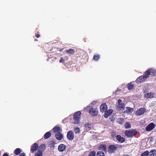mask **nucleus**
Wrapping results in <instances>:
<instances>
[{
  "mask_svg": "<svg viewBox=\"0 0 156 156\" xmlns=\"http://www.w3.org/2000/svg\"><path fill=\"white\" fill-rule=\"evenodd\" d=\"M84 110L85 111L89 112L90 114L93 116L96 115L98 113L97 109L93 107L90 105L87 106L84 108Z\"/></svg>",
  "mask_w": 156,
  "mask_h": 156,
  "instance_id": "nucleus-1",
  "label": "nucleus"
},
{
  "mask_svg": "<svg viewBox=\"0 0 156 156\" xmlns=\"http://www.w3.org/2000/svg\"><path fill=\"white\" fill-rule=\"evenodd\" d=\"M136 133V131L134 129L126 130L125 134L126 136L129 137H132L134 136Z\"/></svg>",
  "mask_w": 156,
  "mask_h": 156,
  "instance_id": "nucleus-2",
  "label": "nucleus"
},
{
  "mask_svg": "<svg viewBox=\"0 0 156 156\" xmlns=\"http://www.w3.org/2000/svg\"><path fill=\"white\" fill-rule=\"evenodd\" d=\"M81 112L78 111L75 112L73 115V118L75 120L74 123L75 124H78L79 123V120L80 117Z\"/></svg>",
  "mask_w": 156,
  "mask_h": 156,
  "instance_id": "nucleus-3",
  "label": "nucleus"
},
{
  "mask_svg": "<svg viewBox=\"0 0 156 156\" xmlns=\"http://www.w3.org/2000/svg\"><path fill=\"white\" fill-rule=\"evenodd\" d=\"M148 75L145 72L144 75L140 76L137 79L136 82L137 83L144 82L148 78Z\"/></svg>",
  "mask_w": 156,
  "mask_h": 156,
  "instance_id": "nucleus-4",
  "label": "nucleus"
},
{
  "mask_svg": "<svg viewBox=\"0 0 156 156\" xmlns=\"http://www.w3.org/2000/svg\"><path fill=\"white\" fill-rule=\"evenodd\" d=\"M148 75V77L150 75H156V69H150L145 72Z\"/></svg>",
  "mask_w": 156,
  "mask_h": 156,
  "instance_id": "nucleus-5",
  "label": "nucleus"
},
{
  "mask_svg": "<svg viewBox=\"0 0 156 156\" xmlns=\"http://www.w3.org/2000/svg\"><path fill=\"white\" fill-rule=\"evenodd\" d=\"M117 149V147L115 145H112L109 146L108 151L110 153H114Z\"/></svg>",
  "mask_w": 156,
  "mask_h": 156,
  "instance_id": "nucleus-6",
  "label": "nucleus"
},
{
  "mask_svg": "<svg viewBox=\"0 0 156 156\" xmlns=\"http://www.w3.org/2000/svg\"><path fill=\"white\" fill-rule=\"evenodd\" d=\"M155 127V124L152 122L149 124L146 127V130L147 131H150Z\"/></svg>",
  "mask_w": 156,
  "mask_h": 156,
  "instance_id": "nucleus-7",
  "label": "nucleus"
},
{
  "mask_svg": "<svg viewBox=\"0 0 156 156\" xmlns=\"http://www.w3.org/2000/svg\"><path fill=\"white\" fill-rule=\"evenodd\" d=\"M145 112V109L143 108H140L137 110L136 112V115L140 116L143 115Z\"/></svg>",
  "mask_w": 156,
  "mask_h": 156,
  "instance_id": "nucleus-8",
  "label": "nucleus"
},
{
  "mask_svg": "<svg viewBox=\"0 0 156 156\" xmlns=\"http://www.w3.org/2000/svg\"><path fill=\"white\" fill-rule=\"evenodd\" d=\"M67 138L70 140H72L73 139L74 134L73 132L70 130L67 133Z\"/></svg>",
  "mask_w": 156,
  "mask_h": 156,
  "instance_id": "nucleus-9",
  "label": "nucleus"
},
{
  "mask_svg": "<svg viewBox=\"0 0 156 156\" xmlns=\"http://www.w3.org/2000/svg\"><path fill=\"white\" fill-rule=\"evenodd\" d=\"M38 144L37 143L34 144L31 146V151L32 153L34 152L38 149Z\"/></svg>",
  "mask_w": 156,
  "mask_h": 156,
  "instance_id": "nucleus-10",
  "label": "nucleus"
},
{
  "mask_svg": "<svg viewBox=\"0 0 156 156\" xmlns=\"http://www.w3.org/2000/svg\"><path fill=\"white\" fill-rule=\"evenodd\" d=\"M155 97V94L152 92L147 93L144 95V97L146 98H152Z\"/></svg>",
  "mask_w": 156,
  "mask_h": 156,
  "instance_id": "nucleus-11",
  "label": "nucleus"
},
{
  "mask_svg": "<svg viewBox=\"0 0 156 156\" xmlns=\"http://www.w3.org/2000/svg\"><path fill=\"white\" fill-rule=\"evenodd\" d=\"M100 111L102 112H105L107 110V106L105 104H103L100 106Z\"/></svg>",
  "mask_w": 156,
  "mask_h": 156,
  "instance_id": "nucleus-12",
  "label": "nucleus"
},
{
  "mask_svg": "<svg viewBox=\"0 0 156 156\" xmlns=\"http://www.w3.org/2000/svg\"><path fill=\"white\" fill-rule=\"evenodd\" d=\"M124 104H117L116 106V109L117 110L122 111L125 109Z\"/></svg>",
  "mask_w": 156,
  "mask_h": 156,
  "instance_id": "nucleus-13",
  "label": "nucleus"
},
{
  "mask_svg": "<svg viewBox=\"0 0 156 156\" xmlns=\"http://www.w3.org/2000/svg\"><path fill=\"white\" fill-rule=\"evenodd\" d=\"M66 146L64 144H61L58 147V150L60 152H62L66 149Z\"/></svg>",
  "mask_w": 156,
  "mask_h": 156,
  "instance_id": "nucleus-14",
  "label": "nucleus"
},
{
  "mask_svg": "<svg viewBox=\"0 0 156 156\" xmlns=\"http://www.w3.org/2000/svg\"><path fill=\"white\" fill-rule=\"evenodd\" d=\"M113 112V110L112 109H109L105 113L104 115V117L105 118H107L109 115L112 114Z\"/></svg>",
  "mask_w": 156,
  "mask_h": 156,
  "instance_id": "nucleus-15",
  "label": "nucleus"
},
{
  "mask_svg": "<svg viewBox=\"0 0 156 156\" xmlns=\"http://www.w3.org/2000/svg\"><path fill=\"white\" fill-rule=\"evenodd\" d=\"M116 138L118 141L121 143H123L125 141V138L119 135H117Z\"/></svg>",
  "mask_w": 156,
  "mask_h": 156,
  "instance_id": "nucleus-16",
  "label": "nucleus"
},
{
  "mask_svg": "<svg viewBox=\"0 0 156 156\" xmlns=\"http://www.w3.org/2000/svg\"><path fill=\"white\" fill-rule=\"evenodd\" d=\"M53 131L55 133H58L61 132V129L59 126H55L54 127L53 129Z\"/></svg>",
  "mask_w": 156,
  "mask_h": 156,
  "instance_id": "nucleus-17",
  "label": "nucleus"
},
{
  "mask_svg": "<svg viewBox=\"0 0 156 156\" xmlns=\"http://www.w3.org/2000/svg\"><path fill=\"white\" fill-rule=\"evenodd\" d=\"M98 149L106 151V145L104 144H101L98 147Z\"/></svg>",
  "mask_w": 156,
  "mask_h": 156,
  "instance_id": "nucleus-18",
  "label": "nucleus"
},
{
  "mask_svg": "<svg viewBox=\"0 0 156 156\" xmlns=\"http://www.w3.org/2000/svg\"><path fill=\"white\" fill-rule=\"evenodd\" d=\"M55 136L56 138L58 140H61L63 137L62 134L60 132L57 133Z\"/></svg>",
  "mask_w": 156,
  "mask_h": 156,
  "instance_id": "nucleus-19",
  "label": "nucleus"
},
{
  "mask_svg": "<svg viewBox=\"0 0 156 156\" xmlns=\"http://www.w3.org/2000/svg\"><path fill=\"white\" fill-rule=\"evenodd\" d=\"M126 110L124 111V113H132L133 110V108L130 107H126Z\"/></svg>",
  "mask_w": 156,
  "mask_h": 156,
  "instance_id": "nucleus-20",
  "label": "nucleus"
},
{
  "mask_svg": "<svg viewBox=\"0 0 156 156\" xmlns=\"http://www.w3.org/2000/svg\"><path fill=\"white\" fill-rule=\"evenodd\" d=\"M46 148V146L45 144H42L41 145L38 147V150L43 152Z\"/></svg>",
  "mask_w": 156,
  "mask_h": 156,
  "instance_id": "nucleus-21",
  "label": "nucleus"
},
{
  "mask_svg": "<svg viewBox=\"0 0 156 156\" xmlns=\"http://www.w3.org/2000/svg\"><path fill=\"white\" fill-rule=\"evenodd\" d=\"M149 156H156V150H153L149 152Z\"/></svg>",
  "mask_w": 156,
  "mask_h": 156,
  "instance_id": "nucleus-22",
  "label": "nucleus"
},
{
  "mask_svg": "<svg viewBox=\"0 0 156 156\" xmlns=\"http://www.w3.org/2000/svg\"><path fill=\"white\" fill-rule=\"evenodd\" d=\"M21 152V149L20 148L16 149L14 151V154L16 155H19Z\"/></svg>",
  "mask_w": 156,
  "mask_h": 156,
  "instance_id": "nucleus-23",
  "label": "nucleus"
},
{
  "mask_svg": "<svg viewBox=\"0 0 156 156\" xmlns=\"http://www.w3.org/2000/svg\"><path fill=\"white\" fill-rule=\"evenodd\" d=\"M51 135V134L50 132H48L46 133L44 135V138L45 139H48L50 137Z\"/></svg>",
  "mask_w": 156,
  "mask_h": 156,
  "instance_id": "nucleus-24",
  "label": "nucleus"
},
{
  "mask_svg": "<svg viewBox=\"0 0 156 156\" xmlns=\"http://www.w3.org/2000/svg\"><path fill=\"white\" fill-rule=\"evenodd\" d=\"M133 82H131L128 84L127 88L129 90H131L133 88Z\"/></svg>",
  "mask_w": 156,
  "mask_h": 156,
  "instance_id": "nucleus-25",
  "label": "nucleus"
},
{
  "mask_svg": "<svg viewBox=\"0 0 156 156\" xmlns=\"http://www.w3.org/2000/svg\"><path fill=\"white\" fill-rule=\"evenodd\" d=\"M43 152L38 150L37 152L35 154V156H42Z\"/></svg>",
  "mask_w": 156,
  "mask_h": 156,
  "instance_id": "nucleus-26",
  "label": "nucleus"
},
{
  "mask_svg": "<svg viewBox=\"0 0 156 156\" xmlns=\"http://www.w3.org/2000/svg\"><path fill=\"white\" fill-rule=\"evenodd\" d=\"M97 156H105L104 153L101 151H98L97 153Z\"/></svg>",
  "mask_w": 156,
  "mask_h": 156,
  "instance_id": "nucleus-27",
  "label": "nucleus"
},
{
  "mask_svg": "<svg viewBox=\"0 0 156 156\" xmlns=\"http://www.w3.org/2000/svg\"><path fill=\"white\" fill-rule=\"evenodd\" d=\"M117 121L120 124H122L124 122V119L122 118H119L117 119Z\"/></svg>",
  "mask_w": 156,
  "mask_h": 156,
  "instance_id": "nucleus-28",
  "label": "nucleus"
},
{
  "mask_svg": "<svg viewBox=\"0 0 156 156\" xmlns=\"http://www.w3.org/2000/svg\"><path fill=\"white\" fill-rule=\"evenodd\" d=\"M149 154V151H146L141 154V156H148Z\"/></svg>",
  "mask_w": 156,
  "mask_h": 156,
  "instance_id": "nucleus-29",
  "label": "nucleus"
},
{
  "mask_svg": "<svg viewBox=\"0 0 156 156\" xmlns=\"http://www.w3.org/2000/svg\"><path fill=\"white\" fill-rule=\"evenodd\" d=\"M74 131L75 134H79L80 132V129L78 127H76L74 128Z\"/></svg>",
  "mask_w": 156,
  "mask_h": 156,
  "instance_id": "nucleus-30",
  "label": "nucleus"
},
{
  "mask_svg": "<svg viewBox=\"0 0 156 156\" xmlns=\"http://www.w3.org/2000/svg\"><path fill=\"white\" fill-rule=\"evenodd\" d=\"M85 127L87 130H89L91 128V124L90 123H87L85 124Z\"/></svg>",
  "mask_w": 156,
  "mask_h": 156,
  "instance_id": "nucleus-31",
  "label": "nucleus"
},
{
  "mask_svg": "<svg viewBox=\"0 0 156 156\" xmlns=\"http://www.w3.org/2000/svg\"><path fill=\"white\" fill-rule=\"evenodd\" d=\"M125 126L126 129H128L131 127V125L129 122H126L125 123Z\"/></svg>",
  "mask_w": 156,
  "mask_h": 156,
  "instance_id": "nucleus-32",
  "label": "nucleus"
},
{
  "mask_svg": "<svg viewBox=\"0 0 156 156\" xmlns=\"http://www.w3.org/2000/svg\"><path fill=\"white\" fill-rule=\"evenodd\" d=\"M88 156H96V152L94 151H92L90 152Z\"/></svg>",
  "mask_w": 156,
  "mask_h": 156,
  "instance_id": "nucleus-33",
  "label": "nucleus"
},
{
  "mask_svg": "<svg viewBox=\"0 0 156 156\" xmlns=\"http://www.w3.org/2000/svg\"><path fill=\"white\" fill-rule=\"evenodd\" d=\"M74 52V50L73 49H70L69 50H67L66 52L68 53L73 54Z\"/></svg>",
  "mask_w": 156,
  "mask_h": 156,
  "instance_id": "nucleus-34",
  "label": "nucleus"
},
{
  "mask_svg": "<svg viewBox=\"0 0 156 156\" xmlns=\"http://www.w3.org/2000/svg\"><path fill=\"white\" fill-rule=\"evenodd\" d=\"M100 56L99 55H95L94 56L93 59L95 60H97L99 59Z\"/></svg>",
  "mask_w": 156,
  "mask_h": 156,
  "instance_id": "nucleus-35",
  "label": "nucleus"
},
{
  "mask_svg": "<svg viewBox=\"0 0 156 156\" xmlns=\"http://www.w3.org/2000/svg\"><path fill=\"white\" fill-rule=\"evenodd\" d=\"M64 60L62 57H61L60 60H59V62L60 63H64Z\"/></svg>",
  "mask_w": 156,
  "mask_h": 156,
  "instance_id": "nucleus-36",
  "label": "nucleus"
},
{
  "mask_svg": "<svg viewBox=\"0 0 156 156\" xmlns=\"http://www.w3.org/2000/svg\"><path fill=\"white\" fill-rule=\"evenodd\" d=\"M124 104V103H122V101L121 99H119L118 101V104Z\"/></svg>",
  "mask_w": 156,
  "mask_h": 156,
  "instance_id": "nucleus-37",
  "label": "nucleus"
},
{
  "mask_svg": "<svg viewBox=\"0 0 156 156\" xmlns=\"http://www.w3.org/2000/svg\"><path fill=\"white\" fill-rule=\"evenodd\" d=\"M96 101H94L91 104L92 105H94L96 104Z\"/></svg>",
  "mask_w": 156,
  "mask_h": 156,
  "instance_id": "nucleus-38",
  "label": "nucleus"
},
{
  "mask_svg": "<svg viewBox=\"0 0 156 156\" xmlns=\"http://www.w3.org/2000/svg\"><path fill=\"white\" fill-rule=\"evenodd\" d=\"M19 156H25V155L24 153H22Z\"/></svg>",
  "mask_w": 156,
  "mask_h": 156,
  "instance_id": "nucleus-39",
  "label": "nucleus"
},
{
  "mask_svg": "<svg viewBox=\"0 0 156 156\" xmlns=\"http://www.w3.org/2000/svg\"><path fill=\"white\" fill-rule=\"evenodd\" d=\"M3 156H9V155L7 153H5L3 154Z\"/></svg>",
  "mask_w": 156,
  "mask_h": 156,
  "instance_id": "nucleus-40",
  "label": "nucleus"
},
{
  "mask_svg": "<svg viewBox=\"0 0 156 156\" xmlns=\"http://www.w3.org/2000/svg\"><path fill=\"white\" fill-rule=\"evenodd\" d=\"M35 36L37 38H38L40 37V35L38 34H37V35H36Z\"/></svg>",
  "mask_w": 156,
  "mask_h": 156,
  "instance_id": "nucleus-41",
  "label": "nucleus"
},
{
  "mask_svg": "<svg viewBox=\"0 0 156 156\" xmlns=\"http://www.w3.org/2000/svg\"><path fill=\"white\" fill-rule=\"evenodd\" d=\"M118 90H119L118 88V89H117V90H116V91H118Z\"/></svg>",
  "mask_w": 156,
  "mask_h": 156,
  "instance_id": "nucleus-42",
  "label": "nucleus"
},
{
  "mask_svg": "<svg viewBox=\"0 0 156 156\" xmlns=\"http://www.w3.org/2000/svg\"><path fill=\"white\" fill-rule=\"evenodd\" d=\"M124 156H129L127 155H124Z\"/></svg>",
  "mask_w": 156,
  "mask_h": 156,
  "instance_id": "nucleus-43",
  "label": "nucleus"
}]
</instances>
